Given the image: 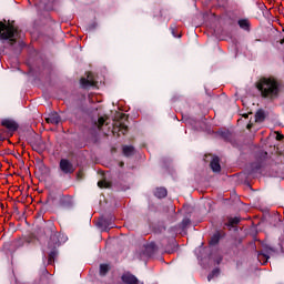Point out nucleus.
Instances as JSON below:
<instances>
[{"label": "nucleus", "mask_w": 284, "mask_h": 284, "mask_svg": "<svg viewBox=\"0 0 284 284\" xmlns=\"http://www.w3.org/2000/svg\"><path fill=\"white\" fill-rule=\"evenodd\" d=\"M256 88L263 99L274 101L281 94V84L274 78H262L256 82Z\"/></svg>", "instance_id": "nucleus-1"}, {"label": "nucleus", "mask_w": 284, "mask_h": 284, "mask_svg": "<svg viewBox=\"0 0 284 284\" xmlns=\"http://www.w3.org/2000/svg\"><path fill=\"white\" fill-rule=\"evenodd\" d=\"M19 38V33L17 29L12 24H6L0 22V39L1 41H10L11 45L17 43V39Z\"/></svg>", "instance_id": "nucleus-2"}, {"label": "nucleus", "mask_w": 284, "mask_h": 284, "mask_svg": "<svg viewBox=\"0 0 284 284\" xmlns=\"http://www.w3.org/2000/svg\"><path fill=\"white\" fill-rule=\"evenodd\" d=\"M59 245H61V241H59V235L52 234L48 243V247L49 250H51L49 253V263H52V261L57 258V247H59Z\"/></svg>", "instance_id": "nucleus-3"}, {"label": "nucleus", "mask_w": 284, "mask_h": 284, "mask_svg": "<svg viewBox=\"0 0 284 284\" xmlns=\"http://www.w3.org/2000/svg\"><path fill=\"white\" fill-rule=\"evenodd\" d=\"M59 169L63 174H73L74 173V164L70 162L68 159H61Z\"/></svg>", "instance_id": "nucleus-4"}, {"label": "nucleus", "mask_w": 284, "mask_h": 284, "mask_svg": "<svg viewBox=\"0 0 284 284\" xmlns=\"http://www.w3.org/2000/svg\"><path fill=\"white\" fill-rule=\"evenodd\" d=\"M276 251L272 247H266L262 253H258L257 258L258 261H264L262 264L265 265L267 263L270 256H274Z\"/></svg>", "instance_id": "nucleus-5"}, {"label": "nucleus", "mask_w": 284, "mask_h": 284, "mask_svg": "<svg viewBox=\"0 0 284 284\" xmlns=\"http://www.w3.org/2000/svg\"><path fill=\"white\" fill-rule=\"evenodd\" d=\"M80 83L82 88H92V85H97V81H94L92 73H88L87 78H82Z\"/></svg>", "instance_id": "nucleus-6"}, {"label": "nucleus", "mask_w": 284, "mask_h": 284, "mask_svg": "<svg viewBox=\"0 0 284 284\" xmlns=\"http://www.w3.org/2000/svg\"><path fill=\"white\" fill-rule=\"evenodd\" d=\"M2 125L3 128H7V130L9 132H11V134L13 132H17V130L19 129V124H17V122H14V120H2Z\"/></svg>", "instance_id": "nucleus-7"}, {"label": "nucleus", "mask_w": 284, "mask_h": 284, "mask_svg": "<svg viewBox=\"0 0 284 284\" xmlns=\"http://www.w3.org/2000/svg\"><path fill=\"white\" fill-rule=\"evenodd\" d=\"M45 121L52 125H59L61 123V115L57 112H51L48 118H45Z\"/></svg>", "instance_id": "nucleus-8"}, {"label": "nucleus", "mask_w": 284, "mask_h": 284, "mask_svg": "<svg viewBox=\"0 0 284 284\" xmlns=\"http://www.w3.org/2000/svg\"><path fill=\"white\" fill-rule=\"evenodd\" d=\"M122 281H123V283H126V284H142L141 281H139V278H136V276H134L130 273H125L122 276Z\"/></svg>", "instance_id": "nucleus-9"}, {"label": "nucleus", "mask_w": 284, "mask_h": 284, "mask_svg": "<svg viewBox=\"0 0 284 284\" xmlns=\"http://www.w3.org/2000/svg\"><path fill=\"white\" fill-rule=\"evenodd\" d=\"M114 132H121V134H125L128 132V125H125L123 122H115L114 123V128H113Z\"/></svg>", "instance_id": "nucleus-10"}, {"label": "nucleus", "mask_w": 284, "mask_h": 284, "mask_svg": "<svg viewBox=\"0 0 284 284\" xmlns=\"http://www.w3.org/2000/svg\"><path fill=\"white\" fill-rule=\"evenodd\" d=\"M210 165L213 172H219L221 170V163H220L219 156H213Z\"/></svg>", "instance_id": "nucleus-11"}, {"label": "nucleus", "mask_w": 284, "mask_h": 284, "mask_svg": "<svg viewBox=\"0 0 284 284\" xmlns=\"http://www.w3.org/2000/svg\"><path fill=\"white\" fill-rule=\"evenodd\" d=\"M158 199H165L168 196V190L165 187H158L154 192Z\"/></svg>", "instance_id": "nucleus-12"}, {"label": "nucleus", "mask_w": 284, "mask_h": 284, "mask_svg": "<svg viewBox=\"0 0 284 284\" xmlns=\"http://www.w3.org/2000/svg\"><path fill=\"white\" fill-rule=\"evenodd\" d=\"M145 252L148 256H152L153 252H156V243L151 242L145 246Z\"/></svg>", "instance_id": "nucleus-13"}, {"label": "nucleus", "mask_w": 284, "mask_h": 284, "mask_svg": "<svg viewBox=\"0 0 284 284\" xmlns=\"http://www.w3.org/2000/svg\"><path fill=\"white\" fill-rule=\"evenodd\" d=\"M122 152H123L124 156H132L134 154V146L124 145L122 148Z\"/></svg>", "instance_id": "nucleus-14"}, {"label": "nucleus", "mask_w": 284, "mask_h": 284, "mask_svg": "<svg viewBox=\"0 0 284 284\" xmlns=\"http://www.w3.org/2000/svg\"><path fill=\"white\" fill-rule=\"evenodd\" d=\"M239 26L240 28H242V30H250V20L247 19L239 20Z\"/></svg>", "instance_id": "nucleus-15"}, {"label": "nucleus", "mask_w": 284, "mask_h": 284, "mask_svg": "<svg viewBox=\"0 0 284 284\" xmlns=\"http://www.w3.org/2000/svg\"><path fill=\"white\" fill-rule=\"evenodd\" d=\"M265 120V112L263 110H258L255 113V121H257L258 123H261L262 121Z\"/></svg>", "instance_id": "nucleus-16"}, {"label": "nucleus", "mask_w": 284, "mask_h": 284, "mask_svg": "<svg viewBox=\"0 0 284 284\" xmlns=\"http://www.w3.org/2000/svg\"><path fill=\"white\" fill-rule=\"evenodd\" d=\"M45 142L43 141H39L34 144V150H37V152H43V150H45Z\"/></svg>", "instance_id": "nucleus-17"}, {"label": "nucleus", "mask_w": 284, "mask_h": 284, "mask_svg": "<svg viewBox=\"0 0 284 284\" xmlns=\"http://www.w3.org/2000/svg\"><path fill=\"white\" fill-rule=\"evenodd\" d=\"M110 272V265L108 264H101L100 265V276H105Z\"/></svg>", "instance_id": "nucleus-18"}, {"label": "nucleus", "mask_w": 284, "mask_h": 284, "mask_svg": "<svg viewBox=\"0 0 284 284\" xmlns=\"http://www.w3.org/2000/svg\"><path fill=\"white\" fill-rule=\"evenodd\" d=\"M95 125L98 126L99 130L105 125V118L101 116L98 119V122H95Z\"/></svg>", "instance_id": "nucleus-19"}, {"label": "nucleus", "mask_w": 284, "mask_h": 284, "mask_svg": "<svg viewBox=\"0 0 284 284\" xmlns=\"http://www.w3.org/2000/svg\"><path fill=\"white\" fill-rule=\"evenodd\" d=\"M239 223H241V220L239 217H231L229 220V225H231V226L239 225Z\"/></svg>", "instance_id": "nucleus-20"}, {"label": "nucleus", "mask_w": 284, "mask_h": 284, "mask_svg": "<svg viewBox=\"0 0 284 284\" xmlns=\"http://www.w3.org/2000/svg\"><path fill=\"white\" fill-rule=\"evenodd\" d=\"M110 185H111L110 182H108L105 180L98 182V186H100V187H110Z\"/></svg>", "instance_id": "nucleus-21"}, {"label": "nucleus", "mask_w": 284, "mask_h": 284, "mask_svg": "<svg viewBox=\"0 0 284 284\" xmlns=\"http://www.w3.org/2000/svg\"><path fill=\"white\" fill-rule=\"evenodd\" d=\"M219 268L213 270V272L207 276V281H212L214 276H219Z\"/></svg>", "instance_id": "nucleus-22"}, {"label": "nucleus", "mask_w": 284, "mask_h": 284, "mask_svg": "<svg viewBox=\"0 0 284 284\" xmlns=\"http://www.w3.org/2000/svg\"><path fill=\"white\" fill-rule=\"evenodd\" d=\"M216 243H219V235L217 234L213 235L212 239H211V245H216Z\"/></svg>", "instance_id": "nucleus-23"}, {"label": "nucleus", "mask_w": 284, "mask_h": 284, "mask_svg": "<svg viewBox=\"0 0 284 284\" xmlns=\"http://www.w3.org/2000/svg\"><path fill=\"white\" fill-rule=\"evenodd\" d=\"M182 225H183V227H186V225H190V220L184 219V220L182 221Z\"/></svg>", "instance_id": "nucleus-24"}, {"label": "nucleus", "mask_w": 284, "mask_h": 284, "mask_svg": "<svg viewBox=\"0 0 284 284\" xmlns=\"http://www.w3.org/2000/svg\"><path fill=\"white\" fill-rule=\"evenodd\" d=\"M276 139H277V141H281V139H283V135L282 134H277Z\"/></svg>", "instance_id": "nucleus-25"}, {"label": "nucleus", "mask_w": 284, "mask_h": 284, "mask_svg": "<svg viewBox=\"0 0 284 284\" xmlns=\"http://www.w3.org/2000/svg\"><path fill=\"white\" fill-rule=\"evenodd\" d=\"M121 119H125V114H121Z\"/></svg>", "instance_id": "nucleus-26"}, {"label": "nucleus", "mask_w": 284, "mask_h": 284, "mask_svg": "<svg viewBox=\"0 0 284 284\" xmlns=\"http://www.w3.org/2000/svg\"><path fill=\"white\" fill-rule=\"evenodd\" d=\"M281 43H282V44L284 43V39L281 40Z\"/></svg>", "instance_id": "nucleus-27"}, {"label": "nucleus", "mask_w": 284, "mask_h": 284, "mask_svg": "<svg viewBox=\"0 0 284 284\" xmlns=\"http://www.w3.org/2000/svg\"><path fill=\"white\" fill-rule=\"evenodd\" d=\"M3 138L0 135V141L2 140Z\"/></svg>", "instance_id": "nucleus-28"}, {"label": "nucleus", "mask_w": 284, "mask_h": 284, "mask_svg": "<svg viewBox=\"0 0 284 284\" xmlns=\"http://www.w3.org/2000/svg\"><path fill=\"white\" fill-rule=\"evenodd\" d=\"M247 129L250 130V125H247Z\"/></svg>", "instance_id": "nucleus-29"}]
</instances>
